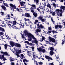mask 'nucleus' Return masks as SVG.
<instances>
[{
	"label": "nucleus",
	"mask_w": 65,
	"mask_h": 65,
	"mask_svg": "<svg viewBox=\"0 0 65 65\" xmlns=\"http://www.w3.org/2000/svg\"><path fill=\"white\" fill-rule=\"evenodd\" d=\"M23 32L25 36H27L28 37V41H30L31 40V42L32 43H34L36 44H38V41H37V39L35 37L34 35L31 34L30 33L28 32V31L26 30H25ZM32 39L33 40H32Z\"/></svg>",
	"instance_id": "1"
},
{
	"label": "nucleus",
	"mask_w": 65,
	"mask_h": 65,
	"mask_svg": "<svg viewBox=\"0 0 65 65\" xmlns=\"http://www.w3.org/2000/svg\"><path fill=\"white\" fill-rule=\"evenodd\" d=\"M55 11H56L57 15L59 16L62 17V12H60L59 9H56Z\"/></svg>",
	"instance_id": "2"
},
{
	"label": "nucleus",
	"mask_w": 65,
	"mask_h": 65,
	"mask_svg": "<svg viewBox=\"0 0 65 65\" xmlns=\"http://www.w3.org/2000/svg\"><path fill=\"white\" fill-rule=\"evenodd\" d=\"M44 3V4L45 6H46V5H47V7H48L49 8H51V5L49 4L48 3H47V1L46 2H45Z\"/></svg>",
	"instance_id": "3"
},
{
	"label": "nucleus",
	"mask_w": 65,
	"mask_h": 65,
	"mask_svg": "<svg viewBox=\"0 0 65 65\" xmlns=\"http://www.w3.org/2000/svg\"><path fill=\"white\" fill-rule=\"evenodd\" d=\"M10 7H12V8H11V10L12 9H17V8H16V6L14 5H13L12 4H10Z\"/></svg>",
	"instance_id": "4"
},
{
	"label": "nucleus",
	"mask_w": 65,
	"mask_h": 65,
	"mask_svg": "<svg viewBox=\"0 0 65 65\" xmlns=\"http://www.w3.org/2000/svg\"><path fill=\"white\" fill-rule=\"evenodd\" d=\"M45 57L46 58V59L47 60H48V61H50V60H53V59H52V58L50 57V56H47L45 55Z\"/></svg>",
	"instance_id": "5"
},
{
	"label": "nucleus",
	"mask_w": 65,
	"mask_h": 65,
	"mask_svg": "<svg viewBox=\"0 0 65 65\" xmlns=\"http://www.w3.org/2000/svg\"><path fill=\"white\" fill-rule=\"evenodd\" d=\"M8 23H11L12 24H13V25H16V24L17 23V22H16V21H14L12 22V21L10 22L9 21L8 22Z\"/></svg>",
	"instance_id": "6"
},
{
	"label": "nucleus",
	"mask_w": 65,
	"mask_h": 65,
	"mask_svg": "<svg viewBox=\"0 0 65 65\" xmlns=\"http://www.w3.org/2000/svg\"><path fill=\"white\" fill-rule=\"evenodd\" d=\"M10 44L12 47H13L14 46H15V43L14 42L11 41L10 42Z\"/></svg>",
	"instance_id": "7"
},
{
	"label": "nucleus",
	"mask_w": 65,
	"mask_h": 65,
	"mask_svg": "<svg viewBox=\"0 0 65 65\" xmlns=\"http://www.w3.org/2000/svg\"><path fill=\"white\" fill-rule=\"evenodd\" d=\"M20 3L21 4V6H25V5L24 4H26V2H25L20 1Z\"/></svg>",
	"instance_id": "8"
},
{
	"label": "nucleus",
	"mask_w": 65,
	"mask_h": 65,
	"mask_svg": "<svg viewBox=\"0 0 65 65\" xmlns=\"http://www.w3.org/2000/svg\"><path fill=\"white\" fill-rule=\"evenodd\" d=\"M38 28L39 29H40L41 28L43 29V28H44V26L41 24L39 26H38Z\"/></svg>",
	"instance_id": "9"
},
{
	"label": "nucleus",
	"mask_w": 65,
	"mask_h": 65,
	"mask_svg": "<svg viewBox=\"0 0 65 65\" xmlns=\"http://www.w3.org/2000/svg\"><path fill=\"white\" fill-rule=\"evenodd\" d=\"M24 15L25 16V17H27V18H30V14L28 13H25Z\"/></svg>",
	"instance_id": "10"
},
{
	"label": "nucleus",
	"mask_w": 65,
	"mask_h": 65,
	"mask_svg": "<svg viewBox=\"0 0 65 65\" xmlns=\"http://www.w3.org/2000/svg\"><path fill=\"white\" fill-rule=\"evenodd\" d=\"M15 46H16L17 47H21V45L18 43H15Z\"/></svg>",
	"instance_id": "11"
},
{
	"label": "nucleus",
	"mask_w": 65,
	"mask_h": 65,
	"mask_svg": "<svg viewBox=\"0 0 65 65\" xmlns=\"http://www.w3.org/2000/svg\"><path fill=\"white\" fill-rule=\"evenodd\" d=\"M1 7H2V8L4 10V11H6V10H7V9H6V7L5 6L2 5L1 6Z\"/></svg>",
	"instance_id": "12"
},
{
	"label": "nucleus",
	"mask_w": 65,
	"mask_h": 65,
	"mask_svg": "<svg viewBox=\"0 0 65 65\" xmlns=\"http://www.w3.org/2000/svg\"><path fill=\"white\" fill-rule=\"evenodd\" d=\"M37 49L38 51H39V52H42V48L41 47H39L38 48V47H37Z\"/></svg>",
	"instance_id": "13"
},
{
	"label": "nucleus",
	"mask_w": 65,
	"mask_h": 65,
	"mask_svg": "<svg viewBox=\"0 0 65 65\" xmlns=\"http://www.w3.org/2000/svg\"><path fill=\"white\" fill-rule=\"evenodd\" d=\"M35 2H36L37 5H38L39 4V0H34Z\"/></svg>",
	"instance_id": "14"
},
{
	"label": "nucleus",
	"mask_w": 65,
	"mask_h": 65,
	"mask_svg": "<svg viewBox=\"0 0 65 65\" xmlns=\"http://www.w3.org/2000/svg\"><path fill=\"white\" fill-rule=\"evenodd\" d=\"M30 9H31V12L32 13H34V12H34V8L31 7L30 8Z\"/></svg>",
	"instance_id": "15"
},
{
	"label": "nucleus",
	"mask_w": 65,
	"mask_h": 65,
	"mask_svg": "<svg viewBox=\"0 0 65 65\" xmlns=\"http://www.w3.org/2000/svg\"><path fill=\"white\" fill-rule=\"evenodd\" d=\"M30 6L31 7L32 6V8H34V9H36V5H35L32 4V5H31Z\"/></svg>",
	"instance_id": "16"
},
{
	"label": "nucleus",
	"mask_w": 65,
	"mask_h": 65,
	"mask_svg": "<svg viewBox=\"0 0 65 65\" xmlns=\"http://www.w3.org/2000/svg\"><path fill=\"white\" fill-rule=\"evenodd\" d=\"M33 14L35 17H37V12H34V13H33Z\"/></svg>",
	"instance_id": "17"
},
{
	"label": "nucleus",
	"mask_w": 65,
	"mask_h": 65,
	"mask_svg": "<svg viewBox=\"0 0 65 65\" xmlns=\"http://www.w3.org/2000/svg\"><path fill=\"white\" fill-rule=\"evenodd\" d=\"M43 18V17L42 15H40L38 18V20H41Z\"/></svg>",
	"instance_id": "18"
},
{
	"label": "nucleus",
	"mask_w": 65,
	"mask_h": 65,
	"mask_svg": "<svg viewBox=\"0 0 65 65\" xmlns=\"http://www.w3.org/2000/svg\"><path fill=\"white\" fill-rule=\"evenodd\" d=\"M36 9H37V10H38V11L40 12V13H42V12H41V11L42 12H43V11H40V9H39V7H38V8H37Z\"/></svg>",
	"instance_id": "19"
},
{
	"label": "nucleus",
	"mask_w": 65,
	"mask_h": 65,
	"mask_svg": "<svg viewBox=\"0 0 65 65\" xmlns=\"http://www.w3.org/2000/svg\"><path fill=\"white\" fill-rule=\"evenodd\" d=\"M4 56H8V54L7 53V52H4Z\"/></svg>",
	"instance_id": "20"
},
{
	"label": "nucleus",
	"mask_w": 65,
	"mask_h": 65,
	"mask_svg": "<svg viewBox=\"0 0 65 65\" xmlns=\"http://www.w3.org/2000/svg\"><path fill=\"white\" fill-rule=\"evenodd\" d=\"M54 51H51L50 52V55H53L54 54Z\"/></svg>",
	"instance_id": "21"
},
{
	"label": "nucleus",
	"mask_w": 65,
	"mask_h": 65,
	"mask_svg": "<svg viewBox=\"0 0 65 65\" xmlns=\"http://www.w3.org/2000/svg\"><path fill=\"white\" fill-rule=\"evenodd\" d=\"M4 46L5 50H6L7 49V46H8V45L5 44L4 45Z\"/></svg>",
	"instance_id": "22"
},
{
	"label": "nucleus",
	"mask_w": 65,
	"mask_h": 65,
	"mask_svg": "<svg viewBox=\"0 0 65 65\" xmlns=\"http://www.w3.org/2000/svg\"><path fill=\"white\" fill-rule=\"evenodd\" d=\"M4 58V56L3 55H2V56L1 55H0V59H3Z\"/></svg>",
	"instance_id": "23"
},
{
	"label": "nucleus",
	"mask_w": 65,
	"mask_h": 65,
	"mask_svg": "<svg viewBox=\"0 0 65 65\" xmlns=\"http://www.w3.org/2000/svg\"><path fill=\"white\" fill-rule=\"evenodd\" d=\"M16 56H17L18 57H20V55H19V52L18 51H16Z\"/></svg>",
	"instance_id": "24"
},
{
	"label": "nucleus",
	"mask_w": 65,
	"mask_h": 65,
	"mask_svg": "<svg viewBox=\"0 0 65 65\" xmlns=\"http://www.w3.org/2000/svg\"><path fill=\"white\" fill-rule=\"evenodd\" d=\"M52 42H56V40L54 38H52L50 42H52Z\"/></svg>",
	"instance_id": "25"
},
{
	"label": "nucleus",
	"mask_w": 65,
	"mask_h": 65,
	"mask_svg": "<svg viewBox=\"0 0 65 65\" xmlns=\"http://www.w3.org/2000/svg\"><path fill=\"white\" fill-rule=\"evenodd\" d=\"M39 28L37 29L36 30V32L37 33H38V32H41V30H40L39 29Z\"/></svg>",
	"instance_id": "26"
},
{
	"label": "nucleus",
	"mask_w": 65,
	"mask_h": 65,
	"mask_svg": "<svg viewBox=\"0 0 65 65\" xmlns=\"http://www.w3.org/2000/svg\"><path fill=\"white\" fill-rule=\"evenodd\" d=\"M3 4H4V5H5L6 6V7H8V4L7 3H6L4 2H3Z\"/></svg>",
	"instance_id": "27"
},
{
	"label": "nucleus",
	"mask_w": 65,
	"mask_h": 65,
	"mask_svg": "<svg viewBox=\"0 0 65 65\" xmlns=\"http://www.w3.org/2000/svg\"><path fill=\"white\" fill-rule=\"evenodd\" d=\"M22 28V27H21V25H20L19 27L15 26V29H16L17 30H18V29H19V28Z\"/></svg>",
	"instance_id": "28"
},
{
	"label": "nucleus",
	"mask_w": 65,
	"mask_h": 65,
	"mask_svg": "<svg viewBox=\"0 0 65 65\" xmlns=\"http://www.w3.org/2000/svg\"><path fill=\"white\" fill-rule=\"evenodd\" d=\"M60 8H61V9H63V10H64V9H65V6H61L60 7Z\"/></svg>",
	"instance_id": "29"
},
{
	"label": "nucleus",
	"mask_w": 65,
	"mask_h": 65,
	"mask_svg": "<svg viewBox=\"0 0 65 65\" xmlns=\"http://www.w3.org/2000/svg\"><path fill=\"white\" fill-rule=\"evenodd\" d=\"M54 49L55 48H54L53 47H50V50L51 51H54Z\"/></svg>",
	"instance_id": "30"
},
{
	"label": "nucleus",
	"mask_w": 65,
	"mask_h": 65,
	"mask_svg": "<svg viewBox=\"0 0 65 65\" xmlns=\"http://www.w3.org/2000/svg\"><path fill=\"white\" fill-rule=\"evenodd\" d=\"M0 30H1V31H5L4 29V28H2L0 27Z\"/></svg>",
	"instance_id": "31"
},
{
	"label": "nucleus",
	"mask_w": 65,
	"mask_h": 65,
	"mask_svg": "<svg viewBox=\"0 0 65 65\" xmlns=\"http://www.w3.org/2000/svg\"><path fill=\"white\" fill-rule=\"evenodd\" d=\"M0 13H1V14L2 15V16H4V12L1 11L0 12Z\"/></svg>",
	"instance_id": "32"
},
{
	"label": "nucleus",
	"mask_w": 65,
	"mask_h": 65,
	"mask_svg": "<svg viewBox=\"0 0 65 65\" xmlns=\"http://www.w3.org/2000/svg\"><path fill=\"white\" fill-rule=\"evenodd\" d=\"M55 14H56V12L55 11L53 12L52 13V14L53 16H55V15H55Z\"/></svg>",
	"instance_id": "33"
},
{
	"label": "nucleus",
	"mask_w": 65,
	"mask_h": 65,
	"mask_svg": "<svg viewBox=\"0 0 65 65\" xmlns=\"http://www.w3.org/2000/svg\"><path fill=\"white\" fill-rule=\"evenodd\" d=\"M9 18H4V20H5V21H6V22H8V20H9ZM6 19H7V20H5Z\"/></svg>",
	"instance_id": "34"
},
{
	"label": "nucleus",
	"mask_w": 65,
	"mask_h": 65,
	"mask_svg": "<svg viewBox=\"0 0 65 65\" xmlns=\"http://www.w3.org/2000/svg\"><path fill=\"white\" fill-rule=\"evenodd\" d=\"M51 5H53V7H56V4L55 3L52 4Z\"/></svg>",
	"instance_id": "35"
},
{
	"label": "nucleus",
	"mask_w": 65,
	"mask_h": 65,
	"mask_svg": "<svg viewBox=\"0 0 65 65\" xmlns=\"http://www.w3.org/2000/svg\"><path fill=\"white\" fill-rule=\"evenodd\" d=\"M14 25H11V27H12V28H13V29H15V26Z\"/></svg>",
	"instance_id": "36"
},
{
	"label": "nucleus",
	"mask_w": 65,
	"mask_h": 65,
	"mask_svg": "<svg viewBox=\"0 0 65 65\" xmlns=\"http://www.w3.org/2000/svg\"><path fill=\"white\" fill-rule=\"evenodd\" d=\"M38 20H35V24H36L38 22Z\"/></svg>",
	"instance_id": "37"
},
{
	"label": "nucleus",
	"mask_w": 65,
	"mask_h": 65,
	"mask_svg": "<svg viewBox=\"0 0 65 65\" xmlns=\"http://www.w3.org/2000/svg\"><path fill=\"white\" fill-rule=\"evenodd\" d=\"M55 29H57V28H58V27H59V25L57 24L55 25Z\"/></svg>",
	"instance_id": "38"
},
{
	"label": "nucleus",
	"mask_w": 65,
	"mask_h": 65,
	"mask_svg": "<svg viewBox=\"0 0 65 65\" xmlns=\"http://www.w3.org/2000/svg\"><path fill=\"white\" fill-rule=\"evenodd\" d=\"M21 56L22 58H24V55H23V54H21Z\"/></svg>",
	"instance_id": "39"
},
{
	"label": "nucleus",
	"mask_w": 65,
	"mask_h": 65,
	"mask_svg": "<svg viewBox=\"0 0 65 65\" xmlns=\"http://www.w3.org/2000/svg\"><path fill=\"white\" fill-rule=\"evenodd\" d=\"M41 20V21L43 22H45V19H42Z\"/></svg>",
	"instance_id": "40"
},
{
	"label": "nucleus",
	"mask_w": 65,
	"mask_h": 65,
	"mask_svg": "<svg viewBox=\"0 0 65 65\" xmlns=\"http://www.w3.org/2000/svg\"><path fill=\"white\" fill-rule=\"evenodd\" d=\"M58 27L60 29H61V28H62V26H61V25H58Z\"/></svg>",
	"instance_id": "41"
},
{
	"label": "nucleus",
	"mask_w": 65,
	"mask_h": 65,
	"mask_svg": "<svg viewBox=\"0 0 65 65\" xmlns=\"http://www.w3.org/2000/svg\"><path fill=\"white\" fill-rule=\"evenodd\" d=\"M28 45H31V46H32L33 44H32L31 43H28Z\"/></svg>",
	"instance_id": "42"
},
{
	"label": "nucleus",
	"mask_w": 65,
	"mask_h": 65,
	"mask_svg": "<svg viewBox=\"0 0 65 65\" xmlns=\"http://www.w3.org/2000/svg\"><path fill=\"white\" fill-rule=\"evenodd\" d=\"M49 39L50 40V41H51V40L53 39V38H52L50 36L49 37Z\"/></svg>",
	"instance_id": "43"
},
{
	"label": "nucleus",
	"mask_w": 65,
	"mask_h": 65,
	"mask_svg": "<svg viewBox=\"0 0 65 65\" xmlns=\"http://www.w3.org/2000/svg\"><path fill=\"white\" fill-rule=\"evenodd\" d=\"M44 39H45V38L44 37L42 36V41H43V40H44Z\"/></svg>",
	"instance_id": "44"
},
{
	"label": "nucleus",
	"mask_w": 65,
	"mask_h": 65,
	"mask_svg": "<svg viewBox=\"0 0 65 65\" xmlns=\"http://www.w3.org/2000/svg\"><path fill=\"white\" fill-rule=\"evenodd\" d=\"M26 53H27L28 54V55H31V52H30L29 51H28L26 52Z\"/></svg>",
	"instance_id": "45"
},
{
	"label": "nucleus",
	"mask_w": 65,
	"mask_h": 65,
	"mask_svg": "<svg viewBox=\"0 0 65 65\" xmlns=\"http://www.w3.org/2000/svg\"><path fill=\"white\" fill-rule=\"evenodd\" d=\"M42 53H45V49H42Z\"/></svg>",
	"instance_id": "46"
},
{
	"label": "nucleus",
	"mask_w": 65,
	"mask_h": 65,
	"mask_svg": "<svg viewBox=\"0 0 65 65\" xmlns=\"http://www.w3.org/2000/svg\"><path fill=\"white\" fill-rule=\"evenodd\" d=\"M25 43H27V44H28L29 43V41H25Z\"/></svg>",
	"instance_id": "47"
},
{
	"label": "nucleus",
	"mask_w": 65,
	"mask_h": 65,
	"mask_svg": "<svg viewBox=\"0 0 65 65\" xmlns=\"http://www.w3.org/2000/svg\"><path fill=\"white\" fill-rule=\"evenodd\" d=\"M3 32H0V35H3Z\"/></svg>",
	"instance_id": "48"
},
{
	"label": "nucleus",
	"mask_w": 65,
	"mask_h": 65,
	"mask_svg": "<svg viewBox=\"0 0 65 65\" xmlns=\"http://www.w3.org/2000/svg\"><path fill=\"white\" fill-rule=\"evenodd\" d=\"M39 64H40V65H42L43 64V63L42 62H39Z\"/></svg>",
	"instance_id": "49"
},
{
	"label": "nucleus",
	"mask_w": 65,
	"mask_h": 65,
	"mask_svg": "<svg viewBox=\"0 0 65 65\" xmlns=\"http://www.w3.org/2000/svg\"><path fill=\"white\" fill-rule=\"evenodd\" d=\"M48 29L49 30H52V28H51L50 27H48Z\"/></svg>",
	"instance_id": "50"
},
{
	"label": "nucleus",
	"mask_w": 65,
	"mask_h": 65,
	"mask_svg": "<svg viewBox=\"0 0 65 65\" xmlns=\"http://www.w3.org/2000/svg\"><path fill=\"white\" fill-rule=\"evenodd\" d=\"M18 52L19 54H21V50H19Z\"/></svg>",
	"instance_id": "51"
},
{
	"label": "nucleus",
	"mask_w": 65,
	"mask_h": 65,
	"mask_svg": "<svg viewBox=\"0 0 65 65\" xmlns=\"http://www.w3.org/2000/svg\"><path fill=\"white\" fill-rule=\"evenodd\" d=\"M53 36H54V37L55 39L57 38V37H56V36H57V35H54Z\"/></svg>",
	"instance_id": "52"
},
{
	"label": "nucleus",
	"mask_w": 65,
	"mask_h": 65,
	"mask_svg": "<svg viewBox=\"0 0 65 65\" xmlns=\"http://www.w3.org/2000/svg\"><path fill=\"white\" fill-rule=\"evenodd\" d=\"M16 9H17V11H19V12H20V10H19L20 9H19L18 8H16Z\"/></svg>",
	"instance_id": "53"
},
{
	"label": "nucleus",
	"mask_w": 65,
	"mask_h": 65,
	"mask_svg": "<svg viewBox=\"0 0 65 65\" xmlns=\"http://www.w3.org/2000/svg\"><path fill=\"white\" fill-rule=\"evenodd\" d=\"M33 58H34V59H36V56L35 55H33Z\"/></svg>",
	"instance_id": "54"
},
{
	"label": "nucleus",
	"mask_w": 65,
	"mask_h": 65,
	"mask_svg": "<svg viewBox=\"0 0 65 65\" xmlns=\"http://www.w3.org/2000/svg\"><path fill=\"white\" fill-rule=\"evenodd\" d=\"M60 1L61 2H63V1H64V2H65V0H61Z\"/></svg>",
	"instance_id": "55"
},
{
	"label": "nucleus",
	"mask_w": 65,
	"mask_h": 65,
	"mask_svg": "<svg viewBox=\"0 0 65 65\" xmlns=\"http://www.w3.org/2000/svg\"><path fill=\"white\" fill-rule=\"evenodd\" d=\"M7 24L9 26H10V27H11V24H10L7 23Z\"/></svg>",
	"instance_id": "56"
},
{
	"label": "nucleus",
	"mask_w": 65,
	"mask_h": 65,
	"mask_svg": "<svg viewBox=\"0 0 65 65\" xmlns=\"http://www.w3.org/2000/svg\"><path fill=\"white\" fill-rule=\"evenodd\" d=\"M39 8L41 9H43V7L41 6H40V7H39Z\"/></svg>",
	"instance_id": "57"
},
{
	"label": "nucleus",
	"mask_w": 65,
	"mask_h": 65,
	"mask_svg": "<svg viewBox=\"0 0 65 65\" xmlns=\"http://www.w3.org/2000/svg\"><path fill=\"white\" fill-rule=\"evenodd\" d=\"M64 42H65L64 40L63 41H62V44H63L64 43Z\"/></svg>",
	"instance_id": "58"
},
{
	"label": "nucleus",
	"mask_w": 65,
	"mask_h": 65,
	"mask_svg": "<svg viewBox=\"0 0 65 65\" xmlns=\"http://www.w3.org/2000/svg\"><path fill=\"white\" fill-rule=\"evenodd\" d=\"M51 32H52V31L51 30L49 31H48V33H51Z\"/></svg>",
	"instance_id": "59"
},
{
	"label": "nucleus",
	"mask_w": 65,
	"mask_h": 65,
	"mask_svg": "<svg viewBox=\"0 0 65 65\" xmlns=\"http://www.w3.org/2000/svg\"><path fill=\"white\" fill-rule=\"evenodd\" d=\"M52 32L53 33V34H55V30H53L52 31Z\"/></svg>",
	"instance_id": "60"
},
{
	"label": "nucleus",
	"mask_w": 65,
	"mask_h": 65,
	"mask_svg": "<svg viewBox=\"0 0 65 65\" xmlns=\"http://www.w3.org/2000/svg\"><path fill=\"white\" fill-rule=\"evenodd\" d=\"M26 59H24V60H23V62H26Z\"/></svg>",
	"instance_id": "61"
},
{
	"label": "nucleus",
	"mask_w": 65,
	"mask_h": 65,
	"mask_svg": "<svg viewBox=\"0 0 65 65\" xmlns=\"http://www.w3.org/2000/svg\"><path fill=\"white\" fill-rule=\"evenodd\" d=\"M11 65H14V62H11Z\"/></svg>",
	"instance_id": "62"
},
{
	"label": "nucleus",
	"mask_w": 65,
	"mask_h": 65,
	"mask_svg": "<svg viewBox=\"0 0 65 65\" xmlns=\"http://www.w3.org/2000/svg\"><path fill=\"white\" fill-rule=\"evenodd\" d=\"M31 48L32 50H33L34 49V46L32 47H31Z\"/></svg>",
	"instance_id": "63"
},
{
	"label": "nucleus",
	"mask_w": 65,
	"mask_h": 65,
	"mask_svg": "<svg viewBox=\"0 0 65 65\" xmlns=\"http://www.w3.org/2000/svg\"><path fill=\"white\" fill-rule=\"evenodd\" d=\"M51 65H54V64H53V62L51 63H50Z\"/></svg>",
	"instance_id": "64"
}]
</instances>
